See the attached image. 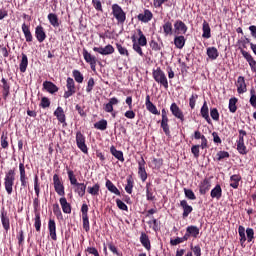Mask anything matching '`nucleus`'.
<instances>
[{"instance_id": "12", "label": "nucleus", "mask_w": 256, "mask_h": 256, "mask_svg": "<svg viewBox=\"0 0 256 256\" xmlns=\"http://www.w3.org/2000/svg\"><path fill=\"white\" fill-rule=\"evenodd\" d=\"M93 51L99 53L100 55H113L115 53V48L113 45L108 44L105 47H94Z\"/></svg>"}, {"instance_id": "39", "label": "nucleus", "mask_w": 256, "mask_h": 256, "mask_svg": "<svg viewBox=\"0 0 256 256\" xmlns=\"http://www.w3.org/2000/svg\"><path fill=\"white\" fill-rule=\"evenodd\" d=\"M135 185V181H133V177L128 176L127 177V184L125 186V191L128 193V195H131L133 193V187Z\"/></svg>"}, {"instance_id": "50", "label": "nucleus", "mask_w": 256, "mask_h": 256, "mask_svg": "<svg viewBox=\"0 0 256 256\" xmlns=\"http://www.w3.org/2000/svg\"><path fill=\"white\" fill-rule=\"evenodd\" d=\"M184 195L186 199H190V201H195L197 196H195V192L191 189L184 188Z\"/></svg>"}, {"instance_id": "35", "label": "nucleus", "mask_w": 256, "mask_h": 256, "mask_svg": "<svg viewBox=\"0 0 256 256\" xmlns=\"http://www.w3.org/2000/svg\"><path fill=\"white\" fill-rule=\"evenodd\" d=\"M240 182H241V175L234 174L230 177V187H232V189H239Z\"/></svg>"}, {"instance_id": "28", "label": "nucleus", "mask_w": 256, "mask_h": 256, "mask_svg": "<svg viewBox=\"0 0 256 256\" xmlns=\"http://www.w3.org/2000/svg\"><path fill=\"white\" fill-rule=\"evenodd\" d=\"M200 113L203 117V119H205V121H207V123L211 124V118L209 117V106H207V101H204Z\"/></svg>"}, {"instance_id": "57", "label": "nucleus", "mask_w": 256, "mask_h": 256, "mask_svg": "<svg viewBox=\"0 0 256 256\" xmlns=\"http://www.w3.org/2000/svg\"><path fill=\"white\" fill-rule=\"evenodd\" d=\"M40 107H42V109H47L48 107H51V100H49V98L47 97H42Z\"/></svg>"}, {"instance_id": "44", "label": "nucleus", "mask_w": 256, "mask_h": 256, "mask_svg": "<svg viewBox=\"0 0 256 256\" xmlns=\"http://www.w3.org/2000/svg\"><path fill=\"white\" fill-rule=\"evenodd\" d=\"M138 45H141V47H145V45H147V38L145 37V35L143 34V31H141V29H138Z\"/></svg>"}, {"instance_id": "22", "label": "nucleus", "mask_w": 256, "mask_h": 256, "mask_svg": "<svg viewBox=\"0 0 256 256\" xmlns=\"http://www.w3.org/2000/svg\"><path fill=\"white\" fill-rule=\"evenodd\" d=\"M137 19L142 23H149L153 19V13L150 10H144V13H140L137 16Z\"/></svg>"}, {"instance_id": "24", "label": "nucleus", "mask_w": 256, "mask_h": 256, "mask_svg": "<svg viewBox=\"0 0 256 256\" xmlns=\"http://www.w3.org/2000/svg\"><path fill=\"white\" fill-rule=\"evenodd\" d=\"M43 88L46 89L48 93H51V95L59 91V87H57V85L51 81H44Z\"/></svg>"}, {"instance_id": "2", "label": "nucleus", "mask_w": 256, "mask_h": 256, "mask_svg": "<svg viewBox=\"0 0 256 256\" xmlns=\"http://www.w3.org/2000/svg\"><path fill=\"white\" fill-rule=\"evenodd\" d=\"M15 168L8 170L4 177V189L7 195L13 194V185H15Z\"/></svg>"}, {"instance_id": "53", "label": "nucleus", "mask_w": 256, "mask_h": 256, "mask_svg": "<svg viewBox=\"0 0 256 256\" xmlns=\"http://www.w3.org/2000/svg\"><path fill=\"white\" fill-rule=\"evenodd\" d=\"M53 213L57 217V219L63 218V213L61 212V208L59 207V204H53Z\"/></svg>"}, {"instance_id": "51", "label": "nucleus", "mask_w": 256, "mask_h": 256, "mask_svg": "<svg viewBox=\"0 0 256 256\" xmlns=\"http://www.w3.org/2000/svg\"><path fill=\"white\" fill-rule=\"evenodd\" d=\"M253 239H255V230L253 228H247L246 229V241L248 243L253 242Z\"/></svg>"}, {"instance_id": "1", "label": "nucleus", "mask_w": 256, "mask_h": 256, "mask_svg": "<svg viewBox=\"0 0 256 256\" xmlns=\"http://www.w3.org/2000/svg\"><path fill=\"white\" fill-rule=\"evenodd\" d=\"M66 171L70 184L74 187V192H76L79 197H85V193L87 191V184L79 183L77 181V177L75 176V172L69 169L68 166L66 167Z\"/></svg>"}, {"instance_id": "32", "label": "nucleus", "mask_w": 256, "mask_h": 256, "mask_svg": "<svg viewBox=\"0 0 256 256\" xmlns=\"http://www.w3.org/2000/svg\"><path fill=\"white\" fill-rule=\"evenodd\" d=\"M47 19H48L50 25H52V27H54L55 29H57V27H59V25H60L59 16H57V14L49 13L47 16Z\"/></svg>"}, {"instance_id": "46", "label": "nucleus", "mask_w": 256, "mask_h": 256, "mask_svg": "<svg viewBox=\"0 0 256 256\" xmlns=\"http://www.w3.org/2000/svg\"><path fill=\"white\" fill-rule=\"evenodd\" d=\"M150 167L152 169H156V171H159L161 169V158H153L150 162Z\"/></svg>"}, {"instance_id": "45", "label": "nucleus", "mask_w": 256, "mask_h": 256, "mask_svg": "<svg viewBox=\"0 0 256 256\" xmlns=\"http://www.w3.org/2000/svg\"><path fill=\"white\" fill-rule=\"evenodd\" d=\"M0 143L2 149H9V137L7 134L3 133L0 138Z\"/></svg>"}, {"instance_id": "47", "label": "nucleus", "mask_w": 256, "mask_h": 256, "mask_svg": "<svg viewBox=\"0 0 256 256\" xmlns=\"http://www.w3.org/2000/svg\"><path fill=\"white\" fill-rule=\"evenodd\" d=\"M185 241H189V240L187 239V236H185V234H184L183 237H177L175 239H171L170 245H172V246L179 245L181 243H185Z\"/></svg>"}, {"instance_id": "63", "label": "nucleus", "mask_w": 256, "mask_h": 256, "mask_svg": "<svg viewBox=\"0 0 256 256\" xmlns=\"http://www.w3.org/2000/svg\"><path fill=\"white\" fill-rule=\"evenodd\" d=\"M93 87H95V79L89 78L86 86V91L88 93H91V91H93Z\"/></svg>"}, {"instance_id": "36", "label": "nucleus", "mask_w": 256, "mask_h": 256, "mask_svg": "<svg viewBox=\"0 0 256 256\" xmlns=\"http://www.w3.org/2000/svg\"><path fill=\"white\" fill-rule=\"evenodd\" d=\"M187 40L185 39V36H175L174 38V45L176 49H183L185 47V42Z\"/></svg>"}, {"instance_id": "9", "label": "nucleus", "mask_w": 256, "mask_h": 256, "mask_svg": "<svg viewBox=\"0 0 256 256\" xmlns=\"http://www.w3.org/2000/svg\"><path fill=\"white\" fill-rule=\"evenodd\" d=\"M0 219L3 229L6 231V233H9V230L11 229V220L9 219V214L5 208L1 209Z\"/></svg>"}, {"instance_id": "6", "label": "nucleus", "mask_w": 256, "mask_h": 256, "mask_svg": "<svg viewBox=\"0 0 256 256\" xmlns=\"http://www.w3.org/2000/svg\"><path fill=\"white\" fill-rule=\"evenodd\" d=\"M66 88L67 91L64 92V99H69V97H73L75 93H77V88L75 87V80L73 78L68 77L66 80Z\"/></svg>"}, {"instance_id": "31", "label": "nucleus", "mask_w": 256, "mask_h": 256, "mask_svg": "<svg viewBox=\"0 0 256 256\" xmlns=\"http://www.w3.org/2000/svg\"><path fill=\"white\" fill-rule=\"evenodd\" d=\"M60 205L62 207L63 213H66L67 215L71 214V204L67 202V198L62 197L60 198Z\"/></svg>"}, {"instance_id": "48", "label": "nucleus", "mask_w": 256, "mask_h": 256, "mask_svg": "<svg viewBox=\"0 0 256 256\" xmlns=\"http://www.w3.org/2000/svg\"><path fill=\"white\" fill-rule=\"evenodd\" d=\"M72 75H73V77H74L76 83H83V81H84L85 78H84L83 75L81 74V71H79V70H73V71H72Z\"/></svg>"}, {"instance_id": "61", "label": "nucleus", "mask_w": 256, "mask_h": 256, "mask_svg": "<svg viewBox=\"0 0 256 256\" xmlns=\"http://www.w3.org/2000/svg\"><path fill=\"white\" fill-rule=\"evenodd\" d=\"M92 5L96 11L103 13V5L101 4V0H92Z\"/></svg>"}, {"instance_id": "27", "label": "nucleus", "mask_w": 256, "mask_h": 256, "mask_svg": "<svg viewBox=\"0 0 256 256\" xmlns=\"http://www.w3.org/2000/svg\"><path fill=\"white\" fill-rule=\"evenodd\" d=\"M202 31H203L202 37L204 39H211V26H209V22L207 20L203 21Z\"/></svg>"}, {"instance_id": "41", "label": "nucleus", "mask_w": 256, "mask_h": 256, "mask_svg": "<svg viewBox=\"0 0 256 256\" xmlns=\"http://www.w3.org/2000/svg\"><path fill=\"white\" fill-rule=\"evenodd\" d=\"M34 227L38 233L41 231V213L40 212L35 213Z\"/></svg>"}, {"instance_id": "5", "label": "nucleus", "mask_w": 256, "mask_h": 256, "mask_svg": "<svg viewBox=\"0 0 256 256\" xmlns=\"http://www.w3.org/2000/svg\"><path fill=\"white\" fill-rule=\"evenodd\" d=\"M137 163H138V175L141 179V181L143 183H145V181H147V170H146V167H147V162L145 161V158H143V156L140 157L139 160H137Z\"/></svg>"}, {"instance_id": "26", "label": "nucleus", "mask_w": 256, "mask_h": 256, "mask_svg": "<svg viewBox=\"0 0 256 256\" xmlns=\"http://www.w3.org/2000/svg\"><path fill=\"white\" fill-rule=\"evenodd\" d=\"M110 153H111V155H113V157H115V159H117L121 163L125 162V157L123 156V151L117 150V148H115V146L110 147Z\"/></svg>"}, {"instance_id": "33", "label": "nucleus", "mask_w": 256, "mask_h": 256, "mask_svg": "<svg viewBox=\"0 0 256 256\" xmlns=\"http://www.w3.org/2000/svg\"><path fill=\"white\" fill-rule=\"evenodd\" d=\"M140 243L145 249H147V251L151 250V241L149 240V236H147V234H145L144 232L141 233Z\"/></svg>"}, {"instance_id": "54", "label": "nucleus", "mask_w": 256, "mask_h": 256, "mask_svg": "<svg viewBox=\"0 0 256 256\" xmlns=\"http://www.w3.org/2000/svg\"><path fill=\"white\" fill-rule=\"evenodd\" d=\"M7 47H8V49H7ZM11 52V48L9 47V45H7V46H5V45H0V53H1V55H3V57L5 58V59H7V57H9V53Z\"/></svg>"}, {"instance_id": "25", "label": "nucleus", "mask_w": 256, "mask_h": 256, "mask_svg": "<svg viewBox=\"0 0 256 256\" xmlns=\"http://www.w3.org/2000/svg\"><path fill=\"white\" fill-rule=\"evenodd\" d=\"M174 29H175V33H177L178 35H179L180 33L186 34V33H187V30H188L187 25L184 24V22L181 21V20H177V21L175 22V24H174Z\"/></svg>"}, {"instance_id": "38", "label": "nucleus", "mask_w": 256, "mask_h": 256, "mask_svg": "<svg viewBox=\"0 0 256 256\" xmlns=\"http://www.w3.org/2000/svg\"><path fill=\"white\" fill-rule=\"evenodd\" d=\"M238 234L240 237V245L241 247H245V241H247V236L245 235V227L244 226H239L238 227Z\"/></svg>"}, {"instance_id": "23", "label": "nucleus", "mask_w": 256, "mask_h": 256, "mask_svg": "<svg viewBox=\"0 0 256 256\" xmlns=\"http://www.w3.org/2000/svg\"><path fill=\"white\" fill-rule=\"evenodd\" d=\"M210 196L212 199H216L219 201L221 197H223V189L221 188V185L217 184L210 192Z\"/></svg>"}, {"instance_id": "18", "label": "nucleus", "mask_w": 256, "mask_h": 256, "mask_svg": "<svg viewBox=\"0 0 256 256\" xmlns=\"http://www.w3.org/2000/svg\"><path fill=\"white\" fill-rule=\"evenodd\" d=\"M185 236L189 240V237H194V239H197L199 237V227L190 225L186 228Z\"/></svg>"}, {"instance_id": "60", "label": "nucleus", "mask_w": 256, "mask_h": 256, "mask_svg": "<svg viewBox=\"0 0 256 256\" xmlns=\"http://www.w3.org/2000/svg\"><path fill=\"white\" fill-rule=\"evenodd\" d=\"M249 103L252 105V107L256 108V91L253 88L250 90Z\"/></svg>"}, {"instance_id": "30", "label": "nucleus", "mask_w": 256, "mask_h": 256, "mask_svg": "<svg viewBox=\"0 0 256 256\" xmlns=\"http://www.w3.org/2000/svg\"><path fill=\"white\" fill-rule=\"evenodd\" d=\"M99 191H101V185L99 183L87 187V193H89V195H92V197L99 196Z\"/></svg>"}, {"instance_id": "59", "label": "nucleus", "mask_w": 256, "mask_h": 256, "mask_svg": "<svg viewBox=\"0 0 256 256\" xmlns=\"http://www.w3.org/2000/svg\"><path fill=\"white\" fill-rule=\"evenodd\" d=\"M54 189L60 197H65V186L63 184H60L58 186H54Z\"/></svg>"}, {"instance_id": "10", "label": "nucleus", "mask_w": 256, "mask_h": 256, "mask_svg": "<svg viewBox=\"0 0 256 256\" xmlns=\"http://www.w3.org/2000/svg\"><path fill=\"white\" fill-rule=\"evenodd\" d=\"M170 111H171L172 115L176 117V119H179L182 123H183V121H185V115L183 114V110H181V108H179L177 103L174 102L171 104Z\"/></svg>"}, {"instance_id": "8", "label": "nucleus", "mask_w": 256, "mask_h": 256, "mask_svg": "<svg viewBox=\"0 0 256 256\" xmlns=\"http://www.w3.org/2000/svg\"><path fill=\"white\" fill-rule=\"evenodd\" d=\"M82 55L86 63H89L92 71H97V58L91 55V53H89L85 48L83 49Z\"/></svg>"}, {"instance_id": "13", "label": "nucleus", "mask_w": 256, "mask_h": 256, "mask_svg": "<svg viewBox=\"0 0 256 256\" xmlns=\"http://www.w3.org/2000/svg\"><path fill=\"white\" fill-rule=\"evenodd\" d=\"M180 207L183 209L182 217L183 219H187L191 213H193V206L189 205L187 200L180 201Z\"/></svg>"}, {"instance_id": "17", "label": "nucleus", "mask_w": 256, "mask_h": 256, "mask_svg": "<svg viewBox=\"0 0 256 256\" xmlns=\"http://www.w3.org/2000/svg\"><path fill=\"white\" fill-rule=\"evenodd\" d=\"M236 87L239 95L247 93V84L245 83V77L239 76L236 82Z\"/></svg>"}, {"instance_id": "55", "label": "nucleus", "mask_w": 256, "mask_h": 256, "mask_svg": "<svg viewBox=\"0 0 256 256\" xmlns=\"http://www.w3.org/2000/svg\"><path fill=\"white\" fill-rule=\"evenodd\" d=\"M163 29H164V33L166 35H172L173 34V24H171V22H166L163 25Z\"/></svg>"}, {"instance_id": "29", "label": "nucleus", "mask_w": 256, "mask_h": 256, "mask_svg": "<svg viewBox=\"0 0 256 256\" xmlns=\"http://www.w3.org/2000/svg\"><path fill=\"white\" fill-rule=\"evenodd\" d=\"M27 67H29V58H27V54L22 53V59L19 64L20 73H25Z\"/></svg>"}, {"instance_id": "20", "label": "nucleus", "mask_w": 256, "mask_h": 256, "mask_svg": "<svg viewBox=\"0 0 256 256\" xmlns=\"http://www.w3.org/2000/svg\"><path fill=\"white\" fill-rule=\"evenodd\" d=\"M22 33H24L26 43H33V34L31 33V28L26 23L22 24Z\"/></svg>"}, {"instance_id": "42", "label": "nucleus", "mask_w": 256, "mask_h": 256, "mask_svg": "<svg viewBox=\"0 0 256 256\" xmlns=\"http://www.w3.org/2000/svg\"><path fill=\"white\" fill-rule=\"evenodd\" d=\"M116 49L118 53H120V55H122L123 57H129V50H127V48H125V46H123L122 44L116 43Z\"/></svg>"}, {"instance_id": "49", "label": "nucleus", "mask_w": 256, "mask_h": 256, "mask_svg": "<svg viewBox=\"0 0 256 256\" xmlns=\"http://www.w3.org/2000/svg\"><path fill=\"white\" fill-rule=\"evenodd\" d=\"M132 41H133V49L140 55V57H143V49H141V44H138L137 41L135 40V36H132Z\"/></svg>"}, {"instance_id": "62", "label": "nucleus", "mask_w": 256, "mask_h": 256, "mask_svg": "<svg viewBox=\"0 0 256 256\" xmlns=\"http://www.w3.org/2000/svg\"><path fill=\"white\" fill-rule=\"evenodd\" d=\"M210 117L214 120V121H219V110H217V108H212L210 110Z\"/></svg>"}, {"instance_id": "21", "label": "nucleus", "mask_w": 256, "mask_h": 256, "mask_svg": "<svg viewBox=\"0 0 256 256\" xmlns=\"http://www.w3.org/2000/svg\"><path fill=\"white\" fill-rule=\"evenodd\" d=\"M145 105H146L147 111H149L153 115H159V110H157V106H155L154 103L151 102V96L149 95L146 96Z\"/></svg>"}, {"instance_id": "52", "label": "nucleus", "mask_w": 256, "mask_h": 256, "mask_svg": "<svg viewBox=\"0 0 256 256\" xmlns=\"http://www.w3.org/2000/svg\"><path fill=\"white\" fill-rule=\"evenodd\" d=\"M237 145V151L240 153V155H247L249 151L247 150V146H245V143H236Z\"/></svg>"}, {"instance_id": "4", "label": "nucleus", "mask_w": 256, "mask_h": 256, "mask_svg": "<svg viewBox=\"0 0 256 256\" xmlns=\"http://www.w3.org/2000/svg\"><path fill=\"white\" fill-rule=\"evenodd\" d=\"M81 213L83 229L86 233H89V231H91V226L89 225V206L87 204H82Z\"/></svg>"}, {"instance_id": "37", "label": "nucleus", "mask_w": 256, "mask_h": 256, "mask_svg": "<svg viewBox=\"0 0 256 256\" xmlns=\"http://www.w3.org/2000/svg\"><path fill=\"white\" fill-rule=\"evenodd\" d=\"M106 189H108L110 193H114V195H121V191H119L117 186H115L111 180L106 181Z\"/></svg>"}, {"instance_id": "3", "label": "nucleus", "mask_w": 256, "mask_h": 256, "mask_svg": "<svg viewBox=\"0 0 256 256\" xmlns=\"http://www.w3.org/2000/svg\"><path fill=\"white\" fill-rule=\"evenodd\" d=\"M112 15L119 25H123L127 21V13L123 11V8L119 4L112 5Z\"/></svg>"}, {"instance_id": "7", "label": "nucleus", "mask_w": 256, "mask_h": 256, "mask_svg": "<svg viewBox=\"0 0 256 256\" xmlns=\"http://www.w3.org/2000/svg\"><path fill=\"white\" fill-rule=\"evenodd\" d=\"M76 145L85 155L89 153V148H87V144L85 143V135L81 131L76 132Z\"/></svg>"}, {"instance_id": "14", "label": "nucleus", "mask_w": 256, "mask_h": 256, "mask_svg": "<svg viewBox=\"0 0 256 256\" xmlns=\"http://www.w3.org/2000/svg\"><path fill=\"white\" fill-rule=\"evenodd\" d=\"M48 231L52 241H57V224L51 218L48 221Z\"/></svg>"}, {"instance_id": "19", "label": "nucleus", "mask_w": 256, "mask_h": 256, "mask_svg": "<svg viewBox=\"0 0 256 256\" xmlns=\"http://www.w3.org/2000/svg\"><path fill=\"white\" fill-rule=\"evenodd\" d=\"M54 117H56L59 123H63L64 125H67L65 111L63 110V107L61 106L57 107V109L54 111Z\"/></svg>"}, {"instance_id": "34", "label": "nucleus", "mask_w": 256, "mask_h": 256, "mask_svg": "<svg viewBox=\"0 0 256 256\" xmlns=\"http://www.w3.org/2000/svg\"><path fill=\"white\" fill-rule=\"evenodd\" d=\"M206 55L211 59L212 61H215L217 57H219V50L215 48L214 46L208 47L206 50Z\"/></svg>"}, {"instance_id": "64", "label": "nucleus", "mask_w": 256, "mask_h": 256, "mask_svg": "<svg viewBox=\"0 0 256 256\" xmlns=\"http://www.w3.org/2000/svg\"><path fill=\"white\" fill-rule=\"evenodd\" d=\"M191 251H193L195 256H201V246L198 244L196 246L191 245Z\"/></svg>"}, {"instance_id": "43", "label": "nucleus", "mask_w": 256, "mask_h": 256, "mask_svg": "<svg viewBox=\"0 0 256 256\" xmlns=\"http://www.w3.org/2000/svg\"><path fill=\"white\" fill-rule=\"evenodd\" d=\"M94 128L99 131H105L107 129V120L102 119L94 124Z\"/></svg>"}, {"instance_id": "15", "label": "nucleus", "mask_w": 256, "mask_h": 256, "mask_svg": "<svg viewBox=\"0 0 256 256\" xmlns=\"http://www.w3.org/2000/svg\"><path fill=\"white\" fill-rule=\"evenodd\" d=\"M211 190V180L205 178L199 184V193L200 195H206Z\"/></svg>"}, {"instance_id": "16", "label": "nucleus", "mask_w": 256, "mask_h": 256, "mask_svg": "<svg viewBox=\"0 0 256 256\" xmlns=\"http://www.w3.org/2000/svg\"><path fill=\"white\" fill-rule=\"evenodd\" d=\"M35 37L39 43H43V41L47 39V34L45 33V28H43V26L41 25L36 26Z\"/></svg>"}, {"instance_id": "56", "label": "nucleus", "mask_w": 256, "mask_h": 256, "mask_svg": "<svg viewBox=\"0 0 256 256\" xmlns=\"http://www.w3.org/2000/svg\"><path fill=\"white\" fill-rule=\"evenodd\" d=\"M216 157H217V161H223V159H229L230 155H229V152L227 151H219L216 154Z\"/></svg>"}, {"instance_id": "58", "label": "nucleus", "mask_w": 256, "mask_h": 256, "mask_svg": "<svg viewBox=\"0 0 256 256\" xmlns=\"http://www.w3.org/2000/svg\"><path fill=\"white\" fill-rule=\"evenodd\" d=\"M197 99H199V95H197V94H192L191 97L189 98V107L191 109H195Z\"/></svg>"}, {"instance_id": "11", "label": "nucleus", "mask_w": 256, "mask_h": 256, "mask_svg": "<svg viewBox=\"0 0 256 256\" xmlns=\"http://www.w3.org/2000/svg\"><path fill=\"white\" fill-rule=\"evenodd\" d=\"M240 53L241 55L244 57V59H246L247 63L250 65L251 71H253V73L256 72V61L253 58V56L245 51L244 49H240Z\"/></svg>"}, {"instance_id": "40", "label": "nucleus", "mask_w": 256, "mask_h": 256, "mask_svg": "<svg viewBox=\"0 0 256 256\" xmlns=\"http://www.w3.org/2000/svg\"><path fill=\"white\" fill-rule=\"evenodd\" d=\"M239 100L236 97L230 98L228 109L230 113H237V102Z\"/></svg>"}]
</instances>
